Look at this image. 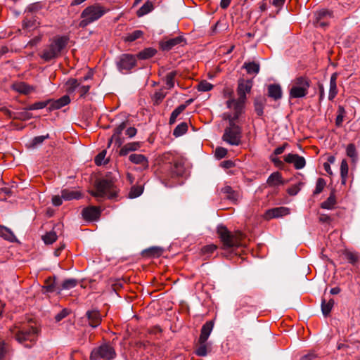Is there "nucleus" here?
<instances>
[{"mask_svg":"<svg viewBox=\"0 0 360 360\" xmlns=\"http://www.w3.org/2000/svg\"><path fill=\"white\" fill-rule=\"evenodd\" d=\"M89 85H82L81 82H79V86L78 87L77 91L79 93L81 97L84 96L89 92Z\"/></svg>","mask_w":360,"mask_h":360,"instance_id":"obj_58","label":"nucleus"},{"mask_svg":"<svg viewBox=\"0 0 360 360\" xmlns=\"http://www.w3.org/2000/svg\"><path fill=\"white\" fill-rule=\"evenodd\" d=\"M267 184L270 186H278L284 184L281 174L278 172L272 173L267 179Z\"/></svg>","mask_w":360,"mask_h":360,"instance_id":"obj_24","label":"nucleus"},{"mask_svg":"<svg viewBox=\"0 0 360 360\" xmlns=\"http://www.w3.org/2000/svg\"><path fill=\"white\" fill-rule=\"evenodd\" d=\"M284 160L288 163L293 164L297 169H302L306 164L304 158L297 154L289 153L285 156Z\"/></svg>","mask_w":360,"mask_h":360,"instance_id":"obj_14","label":"nucleus"},{"mask_svg":"<svg viewBox=\"0 0 360 360\" xmlns=\"http://www.w3.org/2000/svg\"><path fill=\"white\" fill-rule=\"evenodd\" d=\"M106 152L105 150L101 152L95 158V163L97 165H101L105 157Z\"/></svg>","mask_w":360,"mask_h":360,"instance_id":"obj_59","label":"nucleus"},{"mask_svg":"<svg viewBox=\"0 0 360 360\" xmlns=\"http://www.w3.org/2000/svg\"><path fill=\"white\" fill-rule=\"evenodd\" d=\"M336 202L335 197L333 193H331L326 200L321 203V207L323 209L331 210L333 208Z\"/></svg>","mask_w":360,"mask_h":360,"instance_id":"obj_39","label":"nucleus"},{"mask_svg":"<svg viewBox=\"0 0 360 360\" xmlns=\"http://www.w3.org/2000/svg\"><path fill=\"white\" fill-rule=\"evenodd\" d=\"M186 104H181L175 108L172 113L178 117L186 109Z\"/></svg>","mask_w":360,"mask_h":360,"instance_id":"obj_61","label":"nucleus"},{"mask_svg":"<svg viewBox=\"0 0 360 360\" xmlns=\"http://www.w3.org/2000/svg\"><path fill=\"white\" fill-rule=\"evenodd\" d=\"M252 82L250 80H241L238 82L237 92L238 98L237 100L230 99L227 101V107L233 109L234 112L241 114L246 101V94L249 93L252 89Z\"/></svg>","mask_w":360,"mask_h":360,"instance_id":"obj_3","label":"nucleus"},{"mask_svg":"<svg viewBox=\"0 0 360 360\" xmlns=\"http://www.w3.org/2000/svg\"><path fill=\"white\" fill-rule=\"evenodd\" d=\"M82 214L86 221H94L99 218L101 210L98 207L90 206L84 208L82 212Z\"/></svg>","mask_w":360,"mask_h":360,"instance_id":"obj_13","label":"nucleus"},{"mask_svg":"<svg viewBox=\"0 0 360 360\" xmlns=\"http://www.w3.org/2000/svg\"><path fill=\"white\" fill-rule=\"evenodd\" d=\"M49 137V134H46V136H38L34 137L32 140L31 146L33 148L37 147V146L41 144Z\"/></svg>","mask_w":360,"mask_h":360,"instance_id":"obj_49","label":"nucleus"},{"mask_svg":"<svg viewBox=\"0 0 360 360\" xmlns=\"http://www.w3.org/2000/svg\"><path fill=\"white\" fill-rule=\"evenodd\" d=\"M129 160L134 164L142 165L144 169H147L148 167V158L142 154H131L129 156Z\"/></svg>","mask_w":360,"mask_h":360,"instance_id":"obj_18","label":"nucleus"},{"mask_svg":"<svg viewBox=\"0 0 360 360\" xmlns=\"http://www.w3.org/2000/svg\"><path fill=\"white\" fill-rule=\"evenodd\" d=\"M346 259L351 264H355L358 261V255L356 253L347 252L345 253Z\"/></svg>","mask_w":360,"mask_h":360,"instance_id":"obj_53","label":"nucleus"},{"mask_svg":"<svg viewBox=\"0 0 360 360\" xmlns=\"http://www.w3.org/2000/svg\"><path fill=\"white\" fill-rule=\"evenodd\" d=\"M157 51L153 48H146L144 50L140 51L137 57L141 60H146L152 58L155 55Z\"/></svg>","mask_w":360,"mask_h":360,"instance_id":"obj_32","label":"nucleus"},{"mask_svg":"<svg viewBox=\"0 0 360 360\" xmlns=\"http://www.w3.org/2000/svg\"><path fill=\"white\" fill-rule=\"evenodd\" d=\"M140 146L139 142L128 143L122 147L120 150V155L122 156L127 155L129 152L137 150Z\"/></svg>","mask_w":360,"mask_h":360,"instance_id":"obj_25","label":"nucleus"},{"mask_svg":"<svg viewBox=\"0 0 360 360\" xmlns=\"http://www.w3.org/2000/svg\"><path fill=\"white\" fill-rule=\"evenodd\" d=\"M316 27H325L329 24L328 20H321L320 21L316 19L315 21Z\"/></svg>","mask_w":360,"mask_h":360,"instance_id":"obj_64","label":"nucleus"},{"mask_svg":"<svg viewBox=\"0 0 360 360\" xmlns=\"http://www.w3.org/2000/svg\"><path fill=\"white\" fill-rule=\"evenodd\" d=\"M348 164L346 160H342L340 165V176L342 184H345L348 176Z\"/></svg>","mask_w":360,"mask_h":360,"instance_id":"obj_35","label":"nucleus"},{"mask_svg":"<svg viewBox=\"0 0 360 360\" xmlns=\"http://www.w3.org/2000/svg\"><path fill=\"white\" fill-rule=\"evenodd\" d=\"M310 87V80L303 76L295 78L290 84L289 90L290 98H300L305 97Z\"/></svg>","mask_w":360,"mask_h":360,"instance_id":"obj_7","label":"nucleus"},{"mask_svg":"<svg viewBox=\"0 0 360 360\" xmlns=\"http://www.w3.org/2000/svg\"><path fill=\"white\" fill-rule=\"evenodd\" d=\"M316 19L318 20H329L333 18V13L326 9H321L317 11L315 14Z\"/></svg>","mask_w":360,"mask_h":360,"instance_id":"obj_36","label":"nucleus"},{"mask_svg":"<svg viewBox=\"0 0 360 360\" xmlns=\"http://www.w3.org/2000/svg\"><path fill=\"white\" fill-rule=\"evenodd\" d=\"M167 93L163 90H160L154 94V102L155 104H159L166 96Z\"/></svg>","mask_w":360,"mask_h":360,"instance_id":"obj_50","label":"nucleus"},{"mask_svg":"<svg viewBox=\"0 0 360 360\" xmlns=\"http://www.w3.org/2000/svg\"><path fill=\"white\" fill-rule=\"evenodd\" d=\"M0 236L10 242L16 240V238L12 231L2 225H0Z\"/></svg>","mask_w":360,"mask_h":360,"instance_id":"obj_27","label":"nucleus"},{"mask_svg":"<svg viewBox=\"0 0 360 360\" xmlns=\"http://www.w3.org/2000/svg\"><path fill=\"white\" fill-rule=\"evenodd\" d=\"M63 199L62 195H54L52 198V203L55 206H60L63 203Z\"/></svg>","mask_w":360,"mask_h":360,"instance_id":"obj_62","label":"nucleus"},{"mask_svg":"<svg viewBox=\"0 0 360 360\" xmlns=\"http://www.w3.org/2000/svg\"><path fill=\"white\" fill-rule=\"evenodd\" d=\"M171 172L176 176H181L184 172V166L181 161L179 160H173L172 164L169 166Z\"/></svg>","mask_w":360,"mask_h":360,"instance_id":"obj_23","label":"nucleus"},{"mask_svg":"<svg viewBox=\"0 0 360 360\" xmlns=\"http://www.w3.org/2000/svg\"><path fill=\"white\" fill-rule=\"evenodd\" d=\"M136 132H137V130H136V128H134V127H129V128H128L126 130L125 134L129 138H132V137H134L136 134Z\"/></svg>","mask_w":360,"mask_h":360,"instance_id":"obj_63","label":"nucleus"},{"mask_svg":"<svg viewBox=\"0 0 360 360\" xmlns=\"http://www.w3.org/2000/svg\"><path fill=\"white\" fill-rule=\"evenodd\" d=\"M346 153H347V155L352 160V162H355L357 160V159H358L357 153H356V147L354 144L350 143L347 146V147L346 148Z\"/></svg>","mask_w":360,"mask_h":360,"instance_id":"obj_40","label":"nucleus"},{"mask_svg":"<svg viewBox=\"0 0 360 360\" xmlns=\"http://www.w3.org/2000/svg\"><path fill=\"white\" fill-rule=\"evenodd\" d=\"M337 78H338V74L333 73L332 74L330 79V89H329V94H328V99L330 101H333L334 98L338 94V88H337Z\"/></svg>","mask_w":360,"mask_h":360,"instance_id":"obj_20","label":"nucleus"},{"mask_svg":"<svg viewBox=\"0 0 360 360\" xmlns=\"http://www.w3.org/2000/svg\"><path fill=\"white\" fill-rule=\"evenodd\" d=\"M188 124L187 122H181L178 124L173 131V135L179 137L184 135L188 130Z\"/></svg>","mask_w":360,"mask_h":360,"instance_id":"obj_34","label":"nucleus"},{"mask_svg":"<svg viewBox=\"0 0 360 360\" xmlns=\"http://www.w3.org/2000/svg\"><path fill=\"white\" fill-rule=\"evenodd\" d=\"M143 191V188L141 186H133L129 193L130 198H135L140 196Z\"/></svg>","mask_w":360,"mask_h":360,"instance_id":"obj_44","label":"nucleus"},{"mask_svg":"<svg viewBox=\"0 0 360 360\" xmlns=\"http://www.w3.org/2000/svg\"><path fill=\"white\" fill-rule=\"evenodd\" d=\"M70 311L68 309H63V310H61L59 313H58L56 316H55V320L56 322H59L62 319H63L64 318H65L68 314H69Z\"/></svg>","mask_w":360,"mask_h":360,"instance_id":"obj_56","label":"nucleus"},{"mask_svg":"<svg viewBox=\"0 0 360 360\" xmlns=\"http://www.w3.org/2000/svg\"><path fill=\"white\" fill-rule=\"evenodd\" d=\"M79 86V82L76 79H70L65 83V89L68 94H73Z\"/></svg>","mask_w":360,"mask_h":360,"instance_id":"obj_30","label":"nucleus"},{"mask_svg":"<svg viewBox=\"0 0 360 360\" xmlns=\"http://www.w3.org/2000/svg\"><path fill=\"white\" fill-rule=\"evenodd\" d=\"M217 233L226 248L238 247L244 245L243 242L244 235L241 232H237L233 234L229 231L226 226L219 225L217 226Z\"/></svg>","mask_w":360,"mask_h":360,"instance_id":"obj_5","label":"nucleus"},{"mask_svg":"<svg viewBox=\"0 0 360 360\" xmlns=\"http://www.w3.org/2000/svg\"><path fill=\"white\" fill-rule=\"evenodd\" d=\"M83 322H87L92 328H97L101 323L102 316L98 309H93L88 310L84 316L82 318Z\"/></svg>","mask_w":360,"mask_h":360,"instance_id":"obj_11","label":"nucleus"},{"mask_svg":"<svg viewBox=\"0 0 360 360\" xmlns=\"http://www.w3.org/2000/svg\"><path fill=\"white\" fill-rule=\"evenodd\" d=\"M57 233L54 230V229L46 233L43 237L42 239L46 244H52L57 240Z\"/></svg>","mask_w":360,"mask_h":360,"instance_id":"obj_38","label":"nucleus"},{"mask_svg":"<svg viewBox=\"0 0 360 360\" xmlns=\"http://www.w3.org/2000/svg\"><path fill=\"white\" fill-rule=\"evenodd\" d=\"M162 249L158 247H153L146 250V254L153 257H158L162 254Z\"/></svg>","mask_w":360,"mask_h":360,"instance_id":"obj_51","label":"nucleus"},{"mask_svg":"<svg viewBox=\"0 0 360 360\" xmlns=\"http://www.w3.org/2000/svg\"><path fill=\"white\" fill-rule=\"evenodd\" d=\"M334 306V300L332 298L326 300L323 298L321 301V311L324 316H327Z\"/></svg>","mask_w":360,"mask_h":360,"instance_id":"obj_26","label":"nucleus"},{"mask_svg":"<svg viewBox=\"0 0 360 360\" xmlns=\"http://www.w3.org/2000/svg\"><path fill=\"white\" fill-rule=\"evenodd\" d=\"M116 356V352L112 346L110 344H103L95 348L91 353V360H112Z\"/></svg>","mask_w":360,"mask_h":360,"instance_id":"obj_9","label":"nucleus"},{"mask_svg":"<svg viewBox=\"0 0 360 360\" xmlns=\"http://www.w3.org/2000/svg\"><path fill=\"white\" fill-rule=\"evenodd\" d=\"M126 122H122L120 125H118L115 129V132L113 135L112 136L109 144L111 143L112 139H116L117 141H120L119 136L122 134V131L126 128ZM122 142L119 141V146L121 145Z\"/></svg>","mask_w":360,"mask_h":360,"instance_id":"obj_37","label":"nucleus"},{"mask_svg":"<svg viewBox=\"0 0 360 360\" xmlns=\"http://www.w3.org/2000/svg\"><path fill=\"white\" fill-rule=\"evenodd\" d=\"M266 103V99L262 97L256 98L254 102L255 110L257 115L262 116L264 113V107Z\"/></svg>","mask_w":360,"mask_h":360,"instance_id":"obj_28","label":"nucleus"},{"mask_svg":"<svg viewBox=\"0 0 360 360\" xmlns=\"http://www.w3.org/2000/svg\"><path fill=\"white\" fill-rule=\"evenodd\" d=\"M143 34V32L141 30H135L133 32L128 34L124 40L126 41L132 42L137 39H139Z\"/></svg>","mask_w":360,"mask_h":360,"instance_id":"obj_43","label":"nucleus"},{"mask_svg":"<svg viewBox=\"0 0 360 360\" xmlns=\"http://www.w3.org/2000/svg\"><path fill=\"white\" fill-rule=\"evenodd\" d=\"M268 96L274 100L280 99L282 97L281 87L278 84H270L268 86Z\"/></svg>","mask_w":360,"mask_h":360,"instance_id":"obj_22","label":"nucleus"},{"mask_svg":"<svg viewBox=\"0 0 360 360\" xmlns=\"http://www.w3.org/2000/svg\"><path fill=\"white\" fill-rule=\"evenodd\" d=\"M153 10V4L151 1H146L145 4L137 11L136 15L139 17H142Z\"/></svg>","mask_w":360,"mask_h":360,"instance_id":"obj_31","label":"nucleus"},{"mask_svg":"<svg viewBox=\"0 0 360 360\" xmlns=\"http://www.w3.org/2000/svg\"><path fill=\"white\" fill-rule=\"evenodd\" d=\"M214 324L212 321L206 322L202 327L201 333L198 340L199 343L206 342L212 329Z\"/></svg>","mask_w":360,"mask_h":360,"instance_id":"obj_17","label":"nucleus"},{"mask_svg":"<svg viewBox=\"0 0 360 360\" xmlns=\"http://www.w3.org/2000/svg\"><path fill=\"white\" fill-rule=\"evenodd\" d=\"M199 345L195 350V354L199 356H205L207 354L206 342L199 343Z\"/></svg>","mask_w":360,"mask_h":360,"instance_id":"obj_48","label":"nucleus"},{"mask_svg":"<svg viewBox=\"0 0 360 360\" xmlns=\"http://www.w3.org/2000/svg\"><path fill=\"white\" fill-rule=\"evenodd\" d=\"M217 250V246L215 245L211 244L206 246H204L202 248V252L203 255H210L213 253Z\"/></svg>","mask_w":360,"mask_h":360,"instance_id":"obj_54","label":"nucleus"},{"mask_svg":"<svg viewBox=\"0 0 360 360\" xmlns=\"http://www.w3.org/2000/svg\"><path fill=\"white\" fill-rule=\"evenodd\" d=\"M240 114L234 112L233 115H226V119L229 122V127H227L223 135V140L232 146H238L240 143V128L235 124Z\"/></svg>","mask_w":360,"mask_h":360,"instance_id":"obj_2","label":"nucleus"},{"mask_svg":"<svg viewBox=\"0 0 360 360\" xmlns=\"http://www.w3.org/2000/svg\"><path fill=\"white\" fill-rule=\"evenodd\" d=\"M77 284V281L75 278H69L63 281L62 284L63 289L69 290L75 287Z\"/></svg>","mask_w":360,"mask_h":360,"instance_id":"obj_47","label":"nucleus"},{"mask_svg":"<svg viewBox=\"0 0 360 360\" xmlns=\"http://www.w3.org/2000/svg\"><path fill=\"white\" fill-rule=\"evenodd\" d=\"M68 39L66 37H56L53 41L43 51L41 58L46 61L51 60L58 57L61 51L67 46Z\"/></svg>","mask_w":360,"mask_h":360,"instance_id":"obj_6","label":"nucleus"},{"mask_svg":"<svg viewBox=\"0 0 360 360\" xmlns=\"http://www.w3.org/2000/svg\"><path fill=\"white\" fill-rule=\"evenodd\" d=\"M90 193L98 200L105 198L112 200L117 198V189L112 180L104 179L96 183L95 191Z\"/></svg>","mask_w":360,"mask_h":360,"instance_id":"obj_4","label":"nucleus"},{"mask_svg":"<svg viewBox=\"0 0 360 360\" xmlns=\"http://www.w3.org/2000/svg\"><path fill=\"white\" fill-rule=\"evenodd\" d=\"M62 198L65 200H77L82 197V193L79 191L63 189L61 191Z\"/></svg>","mask_w":360,"mask_h":360,"instance_id":"obj_21","label":"nucleus"},{"mask_svg":"<svg viewBox=\"0 0 360 360\" xmlns=\"http://www.w3.org/2000/svg\"><path fill=\"white\" fill-rule=\"evenodd\" d=\"M227 154V150L222 147H218L215 150V156L221 159L224 158Z\"/></svg>","mask_w":360,"mask_h":360,"instance_id":"obj_57","label":"nucleus"},{"mask_svg":"<svg viewBox=\"0 0 360 360\" xmlns=\"http://www.w3.org/2000/svg\"><path fill=\"white\" fill-rule=\"evenodd\" d=\"M1 110L9 117L22 121L28 120L32 117V115L28 112L29 110H27L26 108L22 111L17 112H13L6 108H2Z\"/></svg>","mask_w":360,"mask_h":360,"instance_id":"obj_15","label":"nucleus"},{"mask_svg":"<svg viewBox=\"0 0 360 360\" xmlns=\"http://www.w3.org/2000/svg\"><path fill=\"white\" fill-rule=\"evenodd\" d=\"M222 192L226 194L227 198L230 200H236L235 193L230 186H225L222 189Z\"/></svg>","mask_w":360,"mask_h":360,"instance_id":"obj_55","label":"nucleus"},{"mask_svg":"<svg viewBox=\"0 0 360 360\" xmlns=\"http://www.w3.org/2000/svg\"><path fill=\"white\" fill-rule=\"evenodd\" d=\"M213 88V85L206 80L200 82L198 85V89L200 91H209Z\"/></svg>","mask_w":360,"mask_h":360,"instance_id":"obj_46","label":"nucleus"},{"mask_svg":"<svg viewBox=\"0 0 360 360\" xmlns=\"http://www.w3.org/2000/svg\"><path fill=\"white\" fill-rule=\"evenodd\" d=\"M176 75V71H172L167 74L165 77V83L168 89H172L174 86V78Z\"/></svg>","mask_w":360,"mask_h":360,"instance_id":"obj_42","label":"nucleus"},{"mask_svg":"<svg viewBox=\"0 0 360 360\" xmlns=\"http://www.w3.org/2000/svg\"><path fill=\"white\" fill-rule=\"evenodd\" d=\"M290 214V210L285 207H278L266 211L264 218L267 220L278 218Z\"/></svg>","mask_w":360,"mask_h":360,"instance_id":"obj_12","label":"nucleus"},{"mask_svg":"<svg viewBox=\"0 0 360 360\" xmlns=\"http://www.w3.org/2000/svg\"><path fill=\"white\" fill-rule=\"evenodd\" d=\"M318 356L314 352H309L307 354L303 356L300 360H316Z\"/></svg>","mask_w":360,"mask_h":360,"instance_id":"obj_60","label":"nucleus"},{"mask_svg":"<svg viewBox=\"0 0 360 360\" xmlns=\"http://www.w3.org/2000/svg\"><path fill=\"white\" fill-rule=\"evenodd\" d=\"M108 12L103 6L100 4H94L86 7L81 13V20L79 27L84 28L89 25L98 20Z\"/></svg>","mask_w":360,"mask_h":360,"instance_id":"obj_1","label":"nucleus"},{"mask_svg":"<svg viewBox=\"0 0 360 360\" xmlns=\"http://www.w3.org/2000/svg\"><path fill=\"white\" fill-rule=\"evenodd\" d=\"M48 104V101L36 102L26 107L27 110H34L44 108Z\"/></svg>","mask_w":360,"mask_h":360,"instance_id":"obj_45","label":"nucleus"},{"mask_svg":"<svg viewBox=\"0 0 360 360\" xmlns=\"http://www.w3.org/2000/svg\"><path fill=\"white\" fill-rule=\"evenodd\" d=\"M15 339L20 344L34 342L37 336V329L33 326H24L13 330Z\"/></svg>","mask_w":360,"mask_h":360,"instance_id":"obj_8","label":"nucleus"},{"mask_svg":"<svg viewBox=\"0 0 360 360\" xmlns=\"http://www.w3.org/2000/svg\"><path fill=\"white\" fill-rule=\"evenodd\" d=\"M12 88L15 91L23 94H29L34 91L33 86H30L25 82L15 83L13 84Z\"/></svg>","mask_w":360,"mask_h":360,"instance_id":"obj_19","label":"nucleus"},{"mask_svg":"<svg viewBox=\"0 0 360 360\" xmlns=\"http://www.w3.org/2000/svg\"><path fill=\"white\" fill-rule=\"evenodd\" d=\"M70 102V97L68 95H65L60 98L59 99H58L57 101H56L53 106V108L58 109L68 105Z\"/></svg>","mask_w":360,"mask_h":360,"instance_id":"obj_41","label":"nucleus"},{"mask_svg":"<svg viewBox=\"0 0 360 360\" xmlns=\"http://www.w3.org/2000/svg\"><path fill=\"white\" fill-rule=\"evenodd\" d=\"M184 41V39L183 37L178 36L161 42L160 46L163 51H169L174 46L181 44Z\"/></svg>","mask_w":360,"mask_h":360,"instance_id":"obj_16","label":"nucleus"},{"mask_svg":"<svg viewBox=\"0 0 360 360\" xmlns=\"http://www.w3.org/2000/svg\"><path fill=\"white\" fill-rule=\"evenodd\" d=\"M136 65V56L131 54H122L117 62V66L120 71H129Z\"/></svg>","mask_w":360,"mask_h":360,"instance_id":"obj_10","label":"nucleus"},{"mask_svg":"<svg viewBox=\"0 0 360 360\" xmlns=\"http://www.w3.org/2000/svg\"><path fill=\"white\" fill-rule=\"evenodd\" d=\"M326 186V181L322 178H319L316 181V188L314 192V194L320 193L324 188Z\"/></svg>","mask_w":360,"mask_h":360,"instance_id":"obj_52","label":"nucleus"},{"mask_svg":"<svg viewBox=\"0 0 360 360\" xmlns=\"http://www.w3.org/2000/svg\"><path fill=\"white\" fill-rule=\"evenodd\" d=\"M248 74H257L259 72V65L255 62L245 63L243 66Z\"/></svg>","mask_w":360,"mask_h":360,"instance_id":"obj_33","label":"nucleus"},{"mask_svg":"<svg viewBox=\"0 0 360 360\" xmlns=\"http://www.w3.org/2000/svg\"><path fill=\"white\" fill-rule=\"evenodd\" d=\"M10 345L4 340H0V360H8Z\"/></svg>","mask_w":360,"mask_h":360,"instance_id":"obj_29","label":"nucleus"}]
</instances>
